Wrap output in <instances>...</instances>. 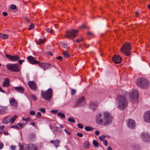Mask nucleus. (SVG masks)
Returning a JSON list of instances; mask_svg holds the SVG:
<instances>
[{
  "instance_id": "20e7f679",
  "label": "nucleus",
  "mask_w": 150,
  "mask_h": 150,
  "mask_svg": "<svg viewBox=\"0 0 150 150\" xmlns=\"http://www.w3.org/2000/svg\"><path fill=\"white\" fill-rule=\"evenodd\" d=\"M137 83L139 87L144 89H146L149 85V81L144 78H139L137 81Z\"/></svg>"
},
{
  "instance_id": "864d4df0",
  "label": "nucleus",
  "mask_w": 150,
  "mask_h": 150,
  "mask_svg": "<svg viewBox=\"0 0 150 150\" xmlns=\"http://www.w3.org/2000/svg\"><path fill=\"white\" fill-rule=\"evenodd\" d=\"M11 128H14L17 129H18L19 128V127L16 125H12L11 127Z\"/></svg>"
},
{
  "instance_id": "cd10ccee",
  "label": "nucleus",
  "mask_w": 150,
  "mask_h": 150,
  "mask_svg": "<svg viewBox=\"0 0 150 150\" xmlns=\"http://www.w3.org/2000/svg\"><path fill=\"white\" fill-rule=\"evenodd\" d=\"M6 112V109L5 108L0 106V114H3Z\"/></svg>"
},
{
  "instance_id": "338daca9",
  "label": "nucleus",
  "mask_w": 150,
  "mask_h": 150,
  "mask_svg": "<svg viewBox=\"0 0 150 150\" xmlns=\"http://www.w3.org/2000/svg\"><path fill=\"white\" fill-rule=\"evenodd\" d=\"M5 127V126L4 125H1L0 126V129L1 130L3 129Z\"/></svg>"
},
{
  "instance_id": "a18cd8bd",
  "label": "nucleus",
  "mask_w": 150,
  "mask_h": 150,
  "mask_svg": "<svg viewBox=\"0 0 150 150\" xmlns=\"http://www.w3.org/2000/svg\"><path fill=\"white\" fill-rule=\"evenodd\" d=\"M22 119L23 120H25L26 121H30L31 120V119L30 118H24V117H23Z\"/></svg>"
},
{
  "instance_id": "a19ab883",
  "label": "nucleus",
  "mask_w": 150,
  "mask_h": 150,
  "mask_svg": "<svg viewBox=\"0 0 150 150\" xmlns=\"http://www.w3.org/2000/svg\"><path fill=\"white\" fill-rule=\"evenodd\" d=\"M39 110L42 113H44L45 112V110L44 108H41L39 109Z\"/></svg>"
},
{
  "instance_id": "0eeeda50",
  "label": "nucleus",
  "mask_w": 150,
  "mask_h": 150,
  "mask_svg": "<svg viewBox=\"0 0 150 150\" xmlns=\"http://www.w3.org/2000/svg\"><path fill=\"white\" fill-rule=\"evenodd\" d=\"M78 32V30L75 29L67 31L66 32L65 37L69 39H73L77 36Z\"/></svg>"
},
{
  "instance_id": "c9c22d12",
  "label": "nucleus",
  "mask_w": 150,
  "mask_h": 150,
  "mask_svg": "<svg viewBox=\"0 0 150 150\" xmlns=\"http://www.w3.org/2000/svg\"><path fill=\"white\" fill-rule=\"evenodd\" d=\"M106 137L105 135H103L99 137V139L101 141H103L104 139Z\"/></svg>"
},
{
  "instance_id": "6ab92c4d",
  "label": "nucleus",
  "mask_w": 150,
  "mask_h": 150,
  "mask_svg": "<svg viewBox=\"0 0 150 150\" xmlns=\"http://www.w3.org/2000/svg\"><path fill=\"white\" fill-rule=\"evenodd\" d=\"M10 104L11 106L13 107H17V102L14 98H11L9 100Z\"/></svg>"
},
{
  "instance_id": "ea45409f",
  "label": "nucleus",
  "mask_w": 150,
  "mask_h": 150,
  "mask_svg": "<svg viewBox=\"0 0 150 150\" xmlns=\"http://www.w3.org/2000/svg\"><path fill=\"white\" fill-rule=\"evenodd\" d=\"M16 8V6L13 4H12L10 8L12 10H15Z\"/></svg>"
},
{
  "instance_id": "2f4dec72",
  "label": "nucleus",
  "mask_w": 150,
  "mask_h": 150,
  "mask_svg": "<svg viewBox=\"0 0 150 150\" xmlns=\"http://www.w3.org/2000/svg\"><path fill=\"white\" fill-rule=\"evenodd\" d=\"M68 120L69 122L71 123H75L76 122L75 120L72 118H69Z\"/></svg>"
},
{
  "instance_id": "f257e3e1",
  "label": "nucleus",
  "mask_w": 150,
  "mask_h": 150,
  "mask_svg": "<svg viewBox=\"0 0 150 150\" xmlns=\"http://www.w3.org/2000/svg\"><path fill=\"white\" fill-rule=\"evenodd\" d=\"M96 121L99 125H108L112 122V117L110 113L107 111H104L96 115Z\"/></svg>"
},
{
  "instance_id": "e433bc0d",
  "label": "nucleus",
  "mask_w": 150,
  "mask_h": 150,
  "mask_svg": "<svg viewBox=\"0 0 150 150\" xmlns=\"http://www.w3.org/2000/svg\"><path fill=\"white\" fill-rule=\"evenodd\" d=\"M83 38H79L77 39L76 40V42L78 43L80 41H83Z\"/></svg>"
},
{
  "instance_id": "4be33fe9",
  "label": "nucleus",
  "mask_w": 150,
  "mask_h": 150,
  "mask_svg": "<svg viewBox=\"0 0 150 150\" xmlns=\"http://www.w3.org/2000/svg\"><path fill=\"white\" fill-rule=\"evenodd\" d=\"M60 142V141L59 140L57 139L55 141L52 140L50 142L53 144L56 147H57L59 146Z\"/></svg>"
},
{
  "instance_id": "69168bd1",
  "label": "nucleus",
  "mask_w": 150,
  "mask_h": 150,
  "mask_svg": "<svg viewBox=\"0 0 150 150\" xmlns=\"http://www.w3.org/2000/svg\"><path fill=\"white\" fill-rule=\"evenodd\" d=\"M79 28H85V27L84 25H81V26L79 27Z\"/></svg>"
},
{
  "instance_id": "c85d7f7f",
  "label": "nucleus",
  "mask_w": 150,
  "mask_h": 150,
  "mask_svg": "<svg viewBox=\"0 0 150 150\" xmlns=\"http://www.w3.org/2000/svg\"><path fill=\"white\" fill-rule=\"evenodd\" d=\"M57 115L58 116L62 118H65V116L64 114L60 112H58L57 113Z\"/></svg>"
},
{
  "instance_id": "0e129e2a",
  "label": "nucleus",
  "mask_w": 150,
  "mask_h": 150,
  "mask_svg": "<svg viewBox=\"0 0 150 150\" xmlns=\"http://www.w3.org/2000/svg\"><path fill=\"white\" fill-rule=\"evenodd\" d=\"M88 34L89 35L92 36L93 35V33L91 32H88Z\"/></svg>"
},
{
  "instance_id": "f3484780",
  "label": "nucleus",
  "mask_w": 150,
  "mask_h": 150,
  "mask_svg": "<svg viewBox=\"0 0 150 150\" xmlns=\"http://www.w3.org/2000/svg\"><path fill=\"white\" fill-rule=\"evenodd\" d=\"M38 65L45 71L48 69L50 66V64L45 63H40L39 62Z\"/></svg>"
},
{
  "instance_id": "3c124183",
  "label": "nucleus",
  "mask_w": 150,
  "mask_h": 150,
  "mask_svg": "<svg viewBox=\"0 0 150 150\" xmlns=\"http://www.w3.org/2000/svg\"><path fill=\"white\" fill-rule=\"evenodd\" d=\"M30 115H35V113L34 111L31 110L30 112Z\"/></svg>"
},
{
  "instance_id": "f8f14e48",
  "label": "nucleus",
  "mask_w": 150,
  "mask_h": 150,
  "mask_svg": "<svg viewBox=\"0 0 150 150\" xmlns=\"http://www.w3.org/2000/svg\"><path fill=\"white\" fill-rule=\"evenodd\" d=\"M37 146L33 144H30L27 145L24 150H38Z\"/></svg>"
},
{
  "instance_id": "bf43d9fd",
  "label": "nucleus",
  "mask_w": 150,
  "mask_h": 150,
  "mask_svg": "<svg viewBox=\"0 0 150 150\" xmlns=\"http://www.w3.org/2000/svg\"><path fill=\"white\" fill-rule=\"evenodd\" d=\"M56 58L59 60H62V58L61 56H59L56 57Z\"/></svg>"
},
{
  "instance_id": "412c9836",
  "label": "nucleus",
  "mask_w": 150,
  "mask_h": 150,
  "mask_svg": "<svg viewBox=\"0 0 150 150\" xmlns=\"http://www.w3.org/2000/svg\"><path fill=\"white\" fill-rule=\"evenodd\" d=\"M90 108L92 109L93 110H94L97 106V103L94 102H91L90 103Z\"/></svg>"
},
{
  "instance_id": "58836bf2",
  "label": "nucleus",
  "mask_w": 150,
  "mask_h": 150,
  "mask_svg": "<svg viewBox=\"0 0 150 150\" xmlns=\"http://www.w3.org/2000/svg\"><path fill=\"white\" fill-rule=\"evenodd\" d=\"M34 25L32 24L29 26L28 29L29 30H31L34 27Z\"/></svg>"
},
{
  "instance_id": "393cba45",
  "label": "nucleus",
  "mask_w": 150,
  "mask_h": 150,
  "mask_svg": "<svg viewBox=\"0 0 150 150\" xmlns=\"http://www.w3.org/2000/svg\"><path fill=\"white\" fill-rule=\"evenodd\" d=\"M0 38L2 39H6L8 38V35L6 34H4L3 33H0Z\"/></svg>"
},
{
  "instance_id": "9d476101",
  "label": "nucleus",
  "mask_w": 150,
  "mask_h": 150,
  "mask_svg": "<svg viewBox=\"0 0 150 150\" xmlns=\"http://www.w3.org/2000/svg\"><path fill=\"white\" fill-rule=\"evenodd\" d=\"M5 56L7 59L13 62L16 61L20 58V57L18 55H11L10 54H6Z\"/></svg>"
},
{
  "instance_id": "6e6d98bb",
  "label": "nucleus",
  "mask_w": 150,
  "mask_h": 150,
  "mask_svg": "<svg viewBox=\"0 0 150 150\" xmlns=\"http://www.w3.org/2000/svg\"><path fill=\"white\" fill-rule=\"evenodd\" d=\"M135 15L137 17H138L139 15V13L137 11H136L135 13Z\"/></svg>"
},
{
  "instance_id": "2eb2a0df",
  "label": "nucleus",
  "mask_w": 150,
  "mask_h": 150,
  "mask_svg": "<svg viewBox=\"0 0 150 150\" xmlns=\"http://www.w3.org/2000/svg\"><path fill=\"white\" fill-rule=\"evenodd\" d=\"M28 85L31 89L34 91L37 90L36 84L33 81H30L28 82Z\"/></svg>"
},
{
  "instance_id": "473e14b6",
  "label": "nucleus",
  "mask_w": 150,
  "mask_h": 150,
  "mask_svg": "<svg viewBox=\"0 0 150 150\" xmlns=\"http://www.w3.org/2000/svg\"><path fill=\"white\" fill-rule=\"evenodd\" d=\"M93 144L96 147H98V144L96 140H93Z\"/></svg>"
},
{
  "instance_id": "09e8293b",
  "label": "nucleus",
  "mask_w": 150,
  "mask_h": 150,
  "mask_svg": "<svg viewBox=\"0 0 150 150\" xmlns=\"http://www.w3.org/2000/svg\"><path fill=\"white\" fill-rule=\"evenodd\" d=\"M58 128L56 126H54V127H53V130L54 131L58 132Z\"/></svg>"
},
{
  "instance_id": "c03bdc74",
  "label": "nucleus",
  "mask_w": 150,
  "mask_h": 150,
  "mask_svg": "<svg viewBox=\"0 0 150 150\" xmlns=\"http://www.w3.org/2000/svg\"><path fill=\"white\" fill-rule=\"evenodd\" d=\"M31 97L33 100H36L37 99V98L34 95H31Z\"/></svg>"
},
{
  "instance_id": "79ce46f5",
  "label": "nucleus",
  "mask_w": 150,
  "mask_h": 150,
  "mask_svg": "<svg viewBox=\"0 0 150 150\" xmlns=\"http://www.w3.org/2000/svg\"><path fill=\"white\" fill-rule=\"evenodd\" d=\"M18 63L20 65L23 62H24L25 60L23 59H18Z\"/></svg>"
},
{
  "instance_id": "680f3d73",
  "label": "nucleus",
  "mask_w": 150,
  "mask_h": 150,
  "mask_svg": "<svg viewBox=\"0 0 150 150\" xmlns=\"http://www.w3.org/2000/svg\"><path fill=\"white\" fill-rule=\"evenodd\" d=\"M4 146V144L2 143H0V149H1Z\"/></svg>"
},
{
  "instance_id": "de8ad7c7",
  "label": "nucleus",
  "mask_w": 150,
  "mask_h": 150,
  "mask_svg": "<svg viewBox=\"0 0 150 150\" xmlns=\"http://www.w3.org/2000/svg\"><path fill=\"white\" fill-rule=\"evenodd\" d=\"M19 146H20L19 150H22L23 149V146L21 144V143H19Z\"/></svg>"
},
{
  "instance_id": "b1692460",
  "label": "nucleus",
  "mask_w": 150,
  "mask_h": 150,
  "mask_svg": "<svg viewBox=\"0 0 150 150\" xmlns=\"http://www.w3.org/2000/svg\"><path fill=\"white\" fill-rule=\"evenodd\" d=\"M36 44L37 45H40L42 43H43L45 42V39L43 40L41 39H39L38 40L36 39L35 40Z\"/></svg>"
},
{
  "instance_id": "4d7b16f0",
  "label": "nucleus",
  "mask_w": 150,
  "mask_h": 150,
  "mask_svg": "<svg viewBox=\"0 0 150 150\" xmlns=\"http://www.w3.org/2000/svg\"><path fill=\"white\" fill-rule=\"evenodd\" d=\"M100 132L98 130L96 131L95 132V134L96 135H99Z\"/></svg>"
},
{
  "instance_id": "052dcab7",
  "label": "nucleus",
  "mask_w": 150,
  "mask_h": 150,
  "mask_svg": "<svg viewBox=\"0 0 150 150\" xmlns=\"http://www.w3.org/2000/svg\"><path fill=\"white\" fill-rule=\"evenodd\" d=\"M2 14L4 16H7L8 15L7 13L6 12H3L2 13Z\"/></svg>"
},
{
  "instance_id": "8fccbe9b",
  "label": "nucleus",
  "mask_w": 150,
  "mask_h": 150,
  "mask_svg": "<svg viewBox=\"0 0 150 150\" xmlns=\"http://www.w3.org/2000/svg\"><path fill=\"white\" fill-rule=\"evenodd\" d=\"M77 135L80 137H82L83 136V134L81 133L78 132L76 134Z\"/></svg>"
},
{
  "instance_id": "4c0bfd02",
  "label": "nucleus",
  "mask_w": 150,
  "mask_h": 150,
  "mask_svg": "<svg viewBox=\"0 0 150 150\" xmlns=\"http://www.w3.org/2000/svg\"><path fill=\"white\" fill-rule=\"evenodd\" d=\"M2 122L4 124H7L8 123V121L7 118H5L3 120Z\"/></svg>"
},
{
  "instance_id": "a211bd4d",
  "label": "nucleus",
  "mask_w": 150,
  "mask_h": 150,
  "mask_svg": "<svg viewBox=\"0 0 150 150\" xmlns=\"http://www.w3.org/2000/svg\"><path fill=\"white\" fill-rule=\"evenodd\" d=\"M141 136L144 141L150 140V135L147 133H142Z\"/></svg>"
},
{
  "instance_id": "aec40b11",
  "label": "nucleus",
  "mask_w": 150,
  "mask_h": 150,
  "mask_svg": "<svg viewBox=\"0 0 150 150\" xmlns=\"http://www.w3.org/2000/svg\"><path fill=\"white\" fill-rule=\"evenodd\" d=\"M10 80L8 78L5 79L4 81L2 84V86L5 87H8L10 86Z\"/></svg>"
},
{
  "instance_id": "7ed1b4c3",
  "label": "nucleus",
  "mask_w": 150,
  "mask_h": 150,
  "mask_svg": "<svg viewBox=\"0 0 150 150\" xmlns=\"http://www.w3.org/2000/svg\"><path fill=\"white\" fill-rule=\"evenodd\" d=\"M52 89L49 88L47 91H41V96L43 99L47 100H49L52 97Z\"/></svg>"
},
{
  "instance_id": "6e6552de",
  "label": "nucleus",
  "mask_w": 150,
  "mask_h": 150,
  "mask_svg": "<svg viewBox=\"0 0 150 150\" xmlns=\"http://www.w3.org/2000/svg\"><path fill=\"white\" fill-rule=\"evenodd\" d=\"M139 96L138 90L135 89L132 90L130 93V97L131 99L133 100H137Z\"/></svg>"
},
{
  "instance_id": "5fc2aeb1",
  "label": "nucleus",
  "mask_w": 150,
  "mask_h": 150,
  "mask_svg": "<svg viewBox=\"0 0 150 150\" xmlns=\"http://www.w3.org/2000/svg\"><path fill=\"white\" fill-rule=\"evenodd\" d=\"M103 144L105 146L107 145L108 142L106 140H105L103 142Z\"/></svg>"
},
{
  "instance_id": "72a5a7b5",
  "label": "nucleus",
  "mask_w": 150,
  "mask_h": 150,
  "mask_svg": "<svg viewBox=\"0 0 150 150\" xmlns=\"http://www.w3.org/2000/svg\"><path fill=\"white\" fill-rule=\"evenodd\" d=\"M45 30L47 32L50 33L51 34H53L54 33L53 30L52 29L47 28L45 29Z\"/></svg>"
},
{
  "instance_id": "13d9d810",
  "label": "nucleus",
  "mask_w": 150,
  "mask_h": 150,
  "mask_svg": "<svg viewBox=\"0 0 150 150\" xmlns=\"http://www.w3.org/2000/svg\"><path fill=\"white\" fill-rule=\"evenodd\" d=\"M64 130L68 134H70V133L66 129H64Z\"/></svg>"
},
{
  "instance_id": "5701e85b",
  "label": "nucleus",
  "mask_w": 150,
  "mask_h": 150,
  "mask_svg": "<svg viewBox=\"0 0 150 150\" xmlns=\"http://www.w3.org/2000/svg\"><path fill=\"white\" fill-rule=\"evenodd\" d=\"M14 88L17 92L21 93H23L25 90L24 88L22 87H14Z\"/></svg>"
},
{
  "instance_id": "49530a36",
  "label": "nucleus",
  "mask_w": 150,
  "mask_h": 150,
  "mask_svg": "<svg viewBox=\"0 0 150 150\" xmlns=\"http://www.w3.org/2000/svg\"><path fill=\"white\" fill-rule=\"evenodd\" d=\"M77 126L79 128L81 129H83V125L81 124H78Z\"/></svg>"
},
{
  "instance_id": "603ef678",
  "label": "nucleus",
  "mask_w": 150,
  "mask_h": 150,
  "mask_svg": "<svg viewBox=\"0 0 150 150\" xmlns=\"http://www.w3.org/2000/svg\"><path fill=\"white\" fill-rule=\"evenodd\" d=\"M10 148L12 150H15L16 149V146L14 145H11Z\"/></svg>"
},
{
  "instance_id": "c756f323",
  "label": "nucleus",
  "mask_w": 150,
  "mask_h": 150,
  "mask_svg": "<svg viewBox=\"0 0 150 150\" xmlns=\"http://www.w3.org/2000/svg\"><path fill=\"white\" fill-rule=\"evenodd\" d=\"M85 130L86 131H93V128L89 127H85Z\"/></svg>"
},
{
  "instance_id": "4468645a",
  "label": "nucleus",
  "mask_w": 150,
  "mask_h": 150,
  "mask_svg": "<svg viewBox=\"0 0 150 150\" xmlns=\"http://www.w3.org/2000/svg\"><path fill=\"white\" fill-rule=\"evenodd\" d=\"M143 117L145 122L150 123V111L146 112L144 115Z\"/></svg>"
},
{
  "instance_id": "ddd939ff",
  "label": "nucleus",
  "mask_w": 150,
  "mask_h": 150,
  "mask_svg": "<svg viewBox=\"0 0 150 150\" xmlns=\"http://www.w3.org/2000/svg\"><path fill=\"white\" fill-rule=\"evenodd\" d=\"M85 103V99L84 97L82 96L79 98L75 103L74 106L75 107H78L81 105Z\"/></svg>"
},
{
  "instance_id": "e2e57ef3",
  "label": "nucleus",
  "mask_w": 150,
  "mask_h": 150,
  "mask_svg": "<svg viewBox=\"0 0 150 150\" xmlns=\"http://www.w3.org/2000/svg\"><path fill=\"white\" fill-rule=\"evenodd\" d=\"M37 115L38 117L41 116V113L40 112H38L37 113Z\"/></svg>"
},
{
  "instance_id": "423d86ee",
  "label": "nucleus",
  "mask_w": 150,
  "mask_h": 150,
  "mask_svg": "<svg viewBox=\"0 0 150 150\" xmlns=\"http://www.w3.org/2000/svg\"><path fill=\"white\" fill-rule=\"evenodd\" d=\"M6 67L8 70L11 72H18L20 71V68L17 63H8L6 65Z\"/></svg>"
},
{
  "instance_id": "7c9ffc66",
  "label": "nucleus",
  "mask_w": 150,
  "mask_h": 150,
  "mask_svg": "<svg viewBox=\"0 0 150 150\" xmlns=\"http://www.w3.org/2000/svg\"><path fill=\"white\" fill-rule=\"evenodd\" d=\"M63 54L64 57L67 58H68L70 56L67 53V52L65 51H64L63 52Z\"/></svg>"
},
{
  "instance_id": "9b49d317",
  "label": "nucleus",
  "mask_w": 150,
  "mask_h": 150,
  "mask_svg": "<svg viewBox=\"0 0 150 150\" xmlns=\"http://www.w3.org/2000/svg\"><path fill=\"white\" fill-rule=\"evenodd\" d=\"M27 59L28 62L29 63L32 64H38L39 62V61L36 60L35 58L31 56H28L27 57Z\"/></svg>"
},
{
  "instance_id": "a878e982",
  "label": "nucleus",
  "mask_w": 150,
  "mask_h": 150,
  "mask_svg": "<svg viewBox=\"0 0 150 150\" xmlns=\"http://www.w3.org/2000/svg\"><path fill=\"white\" fill-rule=\"evenodd\" d=\"M90 146V144L88 141H86L83 144V147L86 149L89 148Z\"/></svg>"
},
{
  "instance_id": "1a4fd4ad",
  "label": "nucleus",
  "mask_w": 150,
  "mask_h": 150,
  "mask_svg": "<svg viewBox=\"0 0 150 150\" xmlns=\"http://www.w3.org/2000/svg\"><path fill=\"white\" fill-rule=\"evenodd\" d=\"M127 127L130 129L135 128L136 124L135 121L132 119H129L127 121Z\"/></svg>"
},
{
  "instance_id": "f704fd0d",
  "label": "nucleus",
  "mask_w": 150,
  "mask_h": 150,
  "mask_svg": "<svg viewBox=\"0 0 150 150\" xmlns=\"http://www.w3.org/2000/svg\"><path fill=\"white\" fill-rule=\"evenodd\" d=\"M60 44L62 45L63 47L66 48L67 47V44L64 43L63 42H61L60 43Z\"/></svg>"
},
{
  "instance_id": "37998d69",
  "label": "nucleus",
  "mask_w": 150,
  "mask_h": 150,
  "mask_svg": "<svg viewBox=\"0 0 150 150\" xmlns=\"http://www.w3.org/2000/svg\"><path fill=\"white\" fill-rule=\"evenodd\" d=\"M76 90L74 89H72L71 90V94L72 95H74L76 93Z\"/></svg>"
},
{
  "instance_id": "bb28decb",
  "label": "nucleus",
  "mask_w": 150,
  "mask_h": 150,
  "mask_svg": "<svg viewBox=\"0 0 150 150\" xmlns=\"http://www.w3.org/2000/svg\"><path fill=\"white\" fill-rule=\"evenodd\" d=\"M17 118V116L16 115H15L14 116L12 117L10 119L9 121V122L11 123V124H13L14 123V122H15L16 119Z\"/></svg>"
},
{
  "instance_id": "39448f33",
  "label": "nucleus",
  "mask_w": 150,
  "mask_h": 150,
  "mask_svg": "<svg viewBox=\"0 0 150 150\" xmlns=\"http://www.w3.org/2000/svg\"><path fill=\"white\" fill-rule=\"evenodd\" d=\"M131 45L129 42H126L123 45L121 48L122 52L126 56H128L131 54L132 49Z\"/></svg>"
},
{
  "instance_id": "774afa93",
  "label": "nucleus",
  "mask_w": 150,
  "mask_h": 150,
  "mask_svg": "<svg viewBox=\"0 0 150 150\" xmlns=\"http://www.w3.org/2000/svg\"><path fill=\"white\" fill-rule=\"evenodd\" d=\"M18 125L21 127H23V124L22 123H19Z\"/></svg>"
},
{
  "instance_id": "f03ea898",
  "label": "nucleus",
  "mask_w": 150,
  "mask_h": 150,
  "mask_svg": "<svg viewBox=\"0 0 150 150\" xmlns=\"http://www.w3.org/2000/svg\"><path fill=\"white\" fill-rule=\"evenodd\" d=\"M117 108L120 110H124L126 108L127 105V99L123 96H119L117 98Z\"/></svg>"
},
{
  "instance_id": "dca6fc26",
  "label": "nucleus",
  "mask_w": 150,
  "mask_h": 150,
  "mask_svg": "<svg viewBox=\"0 0 150 150\" xmlns=\"http://www.w3.org/2000/svg\"><path fill=\"white\" fill-rule=\"evenodd\" d=\"M112 61L116 64H118L121 62L122 59L118 55H115L112 58Z\"/></svg>"
}]
</instances>
